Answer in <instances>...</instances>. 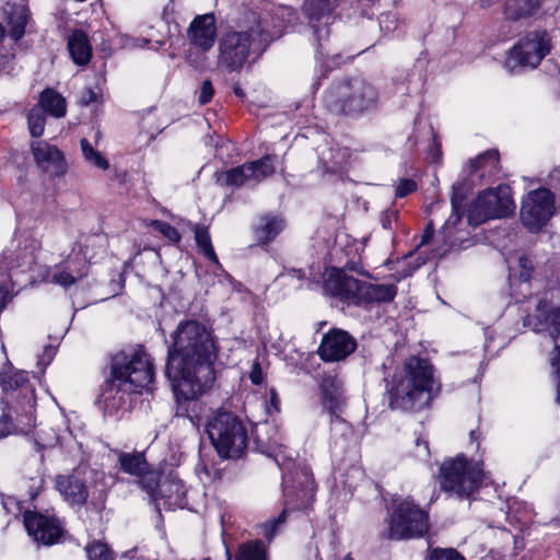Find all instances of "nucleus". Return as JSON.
Instances as JSON below:
<instances>
[{"label": "nucleus", "instance_id": "1", "mask_svg": "<svg viewBox=\"0 0 560 560\" xmlns=\"http://www.w3.org/2000/svg\"><path fill=\"white\" fill-rule=\"evenodd\" d=\"M218 351L213 332L205 324L195 319L178 324L165 370L172 381L177 416L188 417V402L213 386Z\"/></svg>", "mask_w": 560, "mask_h": 560}, {"label": "nucleus", "instance_id": "2", "mask_svg": "<svg viewBox=\"0 0 560 560\" xmlns=\"http://www.w3.org/2000/svg\"><path fill=\"white\" fill-rule=\"evenodd\" d=\"M110 373L104 382L100 399L106 409L118 410L132 394L153 392L154 364L144 347L124 349L110 357Z\"/></svg>", "mask_w": 560, "mask_h": 560}, {"label": "nucleus", "instance_id": "3", "mask_svg": "<svg viewBox=\"0 0 560 560\" xmlns=\"http://www.w3.org/2000/svg\"><path fill=\"white\" fill-rule=\"evenodd\" d=\"M385 396L392 410L419 412L432 399L434 369L427 358L411 355L394 370L383 363Z\"/></svg>", "mask_w": 560, "mask_h": 560}, {"label": "nucleus", "instance_id": "4", "mask_svg": "<svg viewBox=\"0 0 560 560\" xmlns=\"http://www.w3.org/2000/svg\"><path fill=\"white\" fill-rule=\"evenodd\" d=\"M323 104L335 116L359 117L377 107L378 91L365 79L353 78L332 83L324 93Z\"/></svg>", "mask_w": 560, "mask_h": 560}, {"label": "nucleus", "instance_id": "5", "mask_svg": "<svg viewBox=\"0 0 560 560\" xmlns=\"http://www.w3.org/2000/svg\"><path fill=\"white\" fill-rule=\"evenodd\" d=\"M483 464L460 454L445 459L440 466L439 482L442 491L464 500L470 499L483 483Z\"/></svg>", "mask_w": 560, "mask_h": 560}, {"label": "nucleus", "instance_id": "6", "mask_svg": "<svg viewBox=\"0 0 560 560\" xmlns=\"http://www.w3.org/2000/svg\"><path fill=\"white\" fill-rule=\"evenodd\" d=\"M429 510L420 506L411 497L395 495L388 510V530L392 540L422 538L430 530Z\"/></svg>", "mask_w": 560, "mask_h": 560}, {"label": "nucleus", "instance_id": "7", "mask_svg": "<svg viewBox=\"0 0 560 560\" xmlns=\"http://www.w3.org/2000/svg\"><path fill=\"white\" fill-rule=\"evenodd\" d=\"M207 433L223 458H238L247 446V431L231 411L219 409L207 423Z\"/></svg>", "mask_w": 560, "mask_h": 560}, {"label": "nucleus", "instance_id": "8", "mask_svg": "<svg viewBox=\"0 0 560 560\" xmlns=\"http://www.w3.org/2000/svg\"><path fill=\"white\" fill-rule=\"evenodd\" d=\"M252 24L245 31H229L219 43L218 67L228 72H238L245 66L250 48L262 40L264 28L254 13Z\"/></svg>", "mask_w": 560, "mask_h": 560}, {"label": "nucleus", "instance_id": "9", "mask_svg": "<svg viewBox=\"0 0 560 560\" xmlns=\"http://www.w3.org/2000/svg\"><path fill=\"white\" fill-rule=\"evenodd\" d=\"M515 203L512 189L502 184L481 191L468 210V222L478 226L488 220L505 218L513 213Z\"/></svg>", "mask_w": 560, "mask_h": 560}, {"label": "nucleus", "instance_id": "10", "mask_svg": "<svg viewBox=\"0 0 560 560\" xmlns=\"http://www.w3.org/2000/svg\"><path fill=\"white\" fill-rule=\"evenodd\" d=\"M23 525L32 540L43 546H54L66 540V522L54 510H30L23 513Z\"/></svg>", "mask_w": 560, "mask_h": 560}, {"label": "nucleus", "instance_id": "11", "mask_svg": "<svg viewBox=\"0 0 560 560\" xmlns=\"http://www.w3.org/2000/svg\"><path fill=\"white\" fill-rule=\"evenodd\" d=\"M551 50V38L546 31L528 33L510 51L508 67L536 68Z\"/></svg>", "mask_w": 560, "mask_h": 560}, {"label": "nucleus", "instance_id": "12", "mask_svg": "<svg viewBox=\"0 0 560 560\" xmlns=\"http://www.w3.org/2000/svg\"><path fill=\"white\" fill-rule=\"evenodd\" d=\"M555 212V196L547 188L529 191L522 202L521 220L530 231L540 230Z\"/></svg>", "mask_w": 560, "mask_h": 560}, {"label": "nucleus", "instance_id": "13", "mask_svg": "<svg viewBox=\"0 0 560 560\" xmlns=\"http://www.w3.org/2000/svg\"><path fill=\"white\" fill-rule=\"evenodd\" d=\"M362 280L349 276L341 269H331L324 279L323 289L326 294L337 298L347 304L360 306Z\"/></svg>", "mask_w": 560, "mask_h": 560}, {"label": "nucleus", "instance_id": "14", "mask_svg": "<svg viewBox=\"0 0 560 560\" xmlns=\"http://www.w3.org/2000/svg\"><path fill=\"white\" fill-rule=\"evenodd\" d=\"M355 349L357 341L348 331L331 328L323 336L317 353L325 362H338L348 358Z\"/></svg>", "mask_w": 560, "mask_h": 560}, {"label": "nucleus", "instance_id": "15", "mask_svg": "<svg viewBox=\"0 0 560 560\" xmlns=\"http://www.w3.org/2000/svg\"><path fill=\"white\" fill-rule=\"evenodd\" d=\"M31 151L36 165L51 177H62L68 172V163L61 150L56 145L36 140L31 143Z\"/></svg>", "mask_w": 560, "mask_h": 560}, {"label": "nucleus", "instance_id": "16", "mask_svg": "<svg viewBox=\"0 0 560 560\" xmlns=\"http://www.w3.org/2000/svg\"><path fill=\"white\" fill-rule=\"evenodd\" d=\"M38 248L36 238L25 232H15L10 247L4 252V259L10 268L31 269Z\"/></svg>", "mask_w": 560, "mask_h": 560}, {"label": "nucleus", "instance_id": "17", "mask_svg": "<svg viewBox=\"0 0 560 560\" xmlns=\"http://www.w3.org/2000/svg\"><path fill=\"white\" fill-rule=\"evenodd\" d=\"M314 492V479L311 469L305 466H296L294 472L283 476V493L285 504H293V495L304 502Z\"/></svg>", "mask_w": 560, "mask_h": 560}, {"label": "nucleus", "instance_id": "18", "mask_svg": "<svg viewBox=\"0 0 560 560\" xmlns=\"http://www.w3.org/2000/svg\"><path fill=\"white\" fill-rule=\"evenodd\" d=\"M190 44L203 51L210 50L217 37V22L213 13L197 15L187 30Z\"/></svg>", "mask_w": 560, "mask_h": 560}, {"label": "nucleus", "instance_id": "19", "mask_svg": "<svg viewBox=\"0 0 560 560\" xmlns=\"http://www.w3.org/2000/svg\"><path fill=\"white\" fill-rule=\"evenodd\" d=\"M319 389L323 408L330 415L331 422L338 420L345 405L341 382L336 374L325 373L320 377Z\"/></svg>", "mask_w": 560, "mask_h": 560}, {"label": "nucleus", "instance_id": "20", "mask_svg": "<svg viewBox=\"0 0 560 560\" xmlns=\"http://www.w3.org/2000/svg\"><path fill=\"white\" fill-rule=\"evenodd\" d=\"M529 324L536 332H547L552 342L559 341L560 337V306H551L540 302L535 314L529 318Z\"/></svg>", "mask_w": 560, "mask_h": 560}, {"label": "nucleus", "instance_id": "21", "mask_svg": "<svg viewBox=\"0 0 560 560\" xmlns=\"http://www.w3.org/2000/svg\"><path fill=\"white\" fill-rule=\"evenodd\" d=\"M55 487L70 505L82 506L89 498L86 485L74 475H58L55 478Z\"/></svg>", "mask_w": 560, "mask_h": 560}, {"label": "nucleus", "instance_id": "22", "mask_svg": "<svg viewBox=\"0 0 560 560\" xmlns=\"http://www.w3.org/2000/svg\"><path fill=\"white\" fill-rule=\"evenodd\" d=\"M469 174L479 179H491L500 173V153L489 149L468 162Z\"/></svg>", "mask_w": 560, "mask_h": 560}, {"label": "nucleus", "instance_id": "23", "mask_svg": "<svg viewBox=\"0 0 560 560\" xmlns=\"http://www.w3.org/2000/svg\"><path fill=\"white\" fill-rule=\"evenodd\" d=\"M397 295V287L393 283H371L362 280L360 306L372 303H389Z\"/></svg>", "mask_w": 560, "mask_h": 560}, {"label": "nucleus", "instance_id": "24", "mask_svg": "<svg viewBox=\"0 0 560 560\" xmlns=\"http://www.w3.org/2000/svg\"><path fill=\"white\" fill-rule=\"evenodd\" d=\"M339 3V0H305L303 11L306 18L310 20L314 28V33L318 39H320V30L317 23L320 20L326 19V24L331 18V13L335 11Z\"/></svg>", "mask_w": 560, "mask_h": 560}, {"label": "nucleus", "instance_id": "25", "mask_svg": "<svg viewBox=\"0 0 560 560\" xmlns=\"http://www.w3.org/2000/svg\"><path fill=\"white\" fill-rule=\"evenodd\" d=\"M545 0H506L504 15L508 20L520 21L537 16Z\"/></svg>", "mask_w": 560, "mask_h": 560}, {"label": "nucleus", "instance_id": "26", "mask_svg": "<svg viewBox=\"0 0 560 560\" xmlns=\"http://www.w3.org/2000/svg\"><path fill=\"white\" fill-rule=\"evenodd\" d=\"M5 21L10 37L18 42L25 34V26L30 20V12L25 5L8 4L4 9Z\"/></svg>", "mask_w": 560, "mask_h": 560}, {"label": "nucleus", "instance_id": "27", "mask_svg": "<svg viewBox=\"0 0 560 560\" xmlns=\"http://www.w3.org/2000/svg\"><path fill=\"white\" fill-rule=\"evenodd\" d=\"M283 228L284 223L281 218L272 214L260 215L258 224L254 229L255 237L259 244L266 245L273 241Z\"/></svg>", "mask_w": 560, "mask_h": 560}, {"label": "nucleus", "instance_id": "28", "mask_svg": "<svg viewBox=\"0 0 560 560\" xmlns=\"http://www.w3.org/2000/svg\"><path fill=\"white\" fill-rule=\"evenodd\" d=\"M68 49L77 65H86L91 60L92 47L88 35L82 31H75L69 36Z\"/></svg>", "mask_w": 560, "mask_h": 560}, {"label": "nucleus", "instance_id": "29", "mask_svg": "<svg viewBox=\"0 0 560 560\" xmlns=\"http://www.w3.org/2000/svg\"><path fill=\"white\" fill-rule=\"evenodd\" d=\"M39 107L45 114L56 118H61L67 113V103L65 97L54 89H45L39 95Z\"/></svg>", "mask_w": 560, "mask_h": 560}, {"label": "nucleus", "instance_id": "30", "mask_svg": "<svg viewBox=\"0 0 560 560\" xmlns=\"http://www.w3.org/2000/svg\"><path fill=\"white\" fill-rule=\"evenodd\" d=\"M118 463L124 472L136 477L145 475L150 468L143 452H119Z\"/></svg>", "mask_w": 560, "mask_h": 560}, {"label": "nucleus", "instance_id": "31", "mask_svg": "<svg viewBox=\"0 0 560 560\" xmlns=\"http://www.w3.org/2000/svg\"><path fill=\"white\" fill-rule=\"evenodd\" d=\"M186 495V487L182 480L168 478L160 486L159 499H164L168 505L183 504Z\"/></svg>", "mask_w": 560, "mask_h": 560}, {"label": "nucleus", "instance_id": "32", "mask_svg": "<svg viewBox=\"0 0 560 560\" xmlns=\"http://www.w3.org/2000/svg\"><path fill=\"white\" fill-rule=\"evenodd\" d=\"M276 156L265 155L261 159L246 162L252 183L258 184L276 173Z\"/></svg>", "mask_w": 560, "mask_h": 560}, {"label": "nucleus", "instance_id": "33", "mask_svg": "<svg viewBox=\"0 0 560 560\" xmlns=\"http://www.w3.org/2000/svg\"><path fill=\"white\" fill-rule=\"evenodd\" d=\"M217 182L222 186L241 187L245 184L252 183L249 177V168L247 163L232 167L218 175Z\"/></svg>", "mask_w": 560, "mask_h": 560}, {"label": "nucleus", "instance_id": "34", "mask_svg": "<svg viewBox=\"0 0 560 560\" xmlns=\"http://www.w3.org/2000/svg\"><path fill=\"white\" fill-rule=\"evenodd\" d=\"M195 241L199 248V252L211 262L217 266H220L219 258L214 252L212 246L211 237L208 231V228L203 225H196L195 230Z\"/></svg>", "mask_w": 560, "mask_h": 560}, {"label": "nucleus", "instance_id": "35", "mask_svg": "<svg viewBox=\"0 0 560 560\" xmlns=\"http://www.w3.org/2000/svg\"><path fill=\"white\" fill-rule=\"evenodd\" d=\"M236 560H266V549L261 541L254 540L238 548Z\"/></svg>", "mask_w": 560, "mask_h": 560}, {"label": "nucleus", "instance_id": "36", "mask_svg": "<svg viewBox=\"0 0 560 560\" xmlns=\"http://www.w3.org/2000/svg\"><path fill=\"white\" fill-rule=\"evenodd\" d=\"M80 144L83 158L88 163L103 171L108 170L109 163L106 158H104L100 151L95 150L88 139H82Z\"/></svg>", "mask_w": 560, "mask_h": 560}, {"label": "nucleus", "instance_id": "37", "mask_svg": "<svg viewBox=\"0 0 560 560\" xmlns=\"http://www.w3.org/2000/svg\"><path fill=\"white\" fill-rule=\"evenodd\" d=\"M548 362L551 369V374L555 380V402L560 406V345L553 343V348L549 352Z\"/></svg>", "mask_w": 560, "mask_h": 560}, {"label": "nucleus", "instance_id": "38", "mask_svg": "<svg viewBox=\"0 0 560 560\" xmlns=\"http://www.w3.org/2000/svg\"><path fill=\"white\" fill-rule=\"evenodd\" d=\"M28 130L34 138H39L45 130L46 115L37 106L33 107L27 115Z\"/></svg>", "mask_w": 560, "mask_h": 560}, {"label": "nucleus", "instance_id": "39", "mask_svg": "<svg viewBox=\"0 0 560 560\" xmlns=\"http://www.w3.org/2000/svg\"><path fill=\"white\" fill-rule=\"evenodd\" d=\"M70 260L66 261V266L56 270L51 277V281L56 284L68 288L75 283V281L84 276V272L77 271L73 275V270L69 266Z\"/></svg>", "mask_w": 560, "mask_h": 560}, {"label": "nucleus", "instance_id": "40", "mask_svg": "<svg viewBox=\"0 0 560 560\" xmlns=\"http://www.w3.org/2000/svg\"><path fill=\"white\" fill-rule=\"evenodd\" d=\"M85 552L89 560H114L113 552L107 544L98 540L89 542L85 546Z\"/></svg>", "mask_w": 560, "mask_h": 560}, {"label": "nucleus", "instance_id": "41", "mask_svg": "<svg viewBox=\"0 0 560 560\" xmlns=\"http://www.w3.org/2000/svg\"><path fill=\"white\" fill-rule=\"evenodd\" d=\"M142 488L154 499L159 500L160 481L159 475L151 471L150 469L145 475L139 476Z\"/></svg>", "mask_w": 560, "mask_h": 560}, {"label": "nucleus", "instance_id": "42", "mask_svg": "<svg viewBox=\"0 0 560 560\" xmlns=\"http://www.w3.org/2000/svg\"><path fill=\"white\" fill-rule=\"evenodd\" d=\"M150 226H152L155 231L161 233L165 238H167L172 243H179L182 240L178 230L165 221L152 220L150 222Z\"/></svg>", "mask_w": 560, "mask_h": 560}, {"label": "nucleus", "instance_id": "43", "mask_svg": "<svg viewBox=\"0 0 560 560\" xmlns=\"http://www.w3.org/2000/svg\"><path fill=\"white\" fill-rule=\"evenodd\" d=\"M1 502L5 512L14 517L23 516V513L26 511L23 502L13 495H2Z\"/></svg>", "mask_w": 560, "mask_h": 560}, {"label": "nucleus", "instance_id": "44", "mask_svg": "<svg viewBox=\"0 0 560 560\" xmlns=\"http://www.w3.org/2000/svg\"><path fill=\"white\" fill-rule=\"evenodd\" d=\"M429 560H465V558L455 549H433L429 556Z\"/></svg>", "mask_w": 560, "mask_h": 560}, {"label": "nucleus", "instance_id": "45", "mask_svg": "<svg viewBox=\"0 0 560 560\" xmlns=\"http://www.w3.org/2000/svg\"><path fill=\"white\" fill-rule=\"evenodd\" d=\"M288 509L284 508L281 514L277 518H272L264 524V535L268 540H271L276 534L277 527L283 524L287 520Z\"/></svg>", "mask_w": 560, "mask_h": 560}, {"label": "nucleus", "instance_id": "46", "mask_svg": "<svg viewBox=\"0 0 560 560\" xmlns=\"http://www.w3.org/2000/svg\"><path fill=\"white\" fill-rule=\"evenodd\" d=\"M518 268L521 281H529L534 271L533 260L526 255L521 256L518 258Z\"/></svg>", "mask_w": 560, "mask_h": 560}, {"label": "nucleus", "instance_id": "47", "mask_svg": "<svg viewBox=\"0 0 560 560\" xmlns=\"http://www.w3.org/2000/svg\"><path fill=\"white\" fill-rule=\"evenodd\" d=\"M417 190V183L411 178H401L396 185L395 196L404 198Z\"/></svg>", "mask_w": 560, "mask_h": 560}, {"label": "nucleus", "instance_id": "48", "mask_svg": "<svg viewBox=\"0 0 560 560\" xmlns=\"http://www.w3.org/2000/svg\"><path fill=\"white\" fill-rule=\"evenodd\" d=\"M416 451L415 456L421 460H427L430 457V447L427 436L418 435L415 441Z\"/></svg>", "mask_w": 560, "mask_h": 560}, {"label": "nucleus", "instance_id": "49", "mask_svg": "<svg viewBox=\"0 0 560 560\" xmlns=\"http://www.w3.org/2000/svg\"><path fill=\"white\" fill-rule=\"evenodd\" d=\"M214 95V88L210 80H205L200 86L198 102L200 105L208 104Z\"/></svg>", "mask_w": 560, "mask_h": 560}, {"label": "nucleus", "instance_id": "50", "mask_svg": "<svg viewBox=\"0 0 560 560\" xmlns=\"http://www.w3.org/2000/svg\"><path fill=\"white\" fill-rule=\"evenodd\" d=\"M399 219V211L397 209H387L381 215L382 226L386 230H393Z\"/></svg>", "mask_w": 560, "mask_h": 560}, {"label": "nucleus", "instance_id": "51", "mask_svg": "<svg viewBox=\"0 0 560 560\" xmlns=\"http://www.w3.org/2000/svg\"><path fill=\"white\" fill-rule=\"evenodd\" d=\"M249 380L254 385H260L266 380V374L264 373L260 363L256 360L252 365V370L249 372Z\"/></svg>", "mask_w": 560, "mask_h": 560}, {"label": "nucleus", "instance_id": "52", "mask_svg": "<svg viewBox=\"0 0 560 560\" xmlns=\"http://www.w3.org/2000/svg\"><path fill=\"white\" fill-rule=\"evenodd\" d=\"M452 207L453 212L450 215L448 220L446 221L447 225H456L462 220L463 217L460 202L457 200L456 196L452 197Z\"/></svg>", "mask_w": 560, "mask_h": 560}, {"label": "nucleus", "instance_id": "53", "mask_svg": "<svg viewBox=\"0 0 560 560\" xmlns=\"http://www.w3.org/2000/svg\"><path fill=\"white\" fill-rule=\"evenodd\" d=\"M268 404H269L268 412H271V409L275 412H279L280 411V398H279V395H278V393L276 392L275 388H271L270 392H269Z\"/></svg>", "mask_w": 560, "mask_h": 560}, {"label": "nucleus", "instance_id": "54", "mask_svg": "<svg viewBox=\"0 0 560 560\" xmlns=\"http://www.w3.org/2000/svg\"><path fill=\"white\" fill-rule=\"evenodd\" d=\"M357 5L359 9H361V14L364 16H370V10L371 8L378 1V0H355Z\"/></svg>", "mask_w": 560, "mask_h": 560}, {"label": "nucleus", "instance_id": "55", "mask_svg": "<svg viewBox=\"0 0 560 560\" xmlns=\"http://www.w3.org/2000/svg\"><path fill=\"white\" fill-rule=\"evenodd\" d=\"M380 23H381V25L386 24L385 28L390 31V30H395L396 28L397 21H396V18L394 15L387 13V14H382L381 15Z\"/></svg>", "mask_w": 560, "mask_h": 560}, {"label": "nucleus", "instance_id": "56", "mask_svg": "<svg viewBox=\"0 0 560 560\" xmlns=\"http://www.w3.org/2000/svg\"><path fill=\"white\" fill-rule=\"evenodd\" d=\"M549 184L556 189L560 188V168H556L550 173Z\"/></svg>", "mask_w": 560, "mask_h": 560}, {"label": "nucleus", "instance_id": "57", "mask_svg": "<svg viewBox=\"0 0 560 560\" xmlns=\"http://www.w3.org/2000/svg\"><path fill=\"white\" fill-rule=\"evenodd\" d=\"M441 155V145L439 143H434L431 149V161L435 163L440 162Z\"/></svg>", "mask_w": 560, "mask_h": 560}, {"label": "nucleus", "instance_id": "58", "mask_svg": "<svg viewBox=\"0 0 560 560\" xmlns=\"http://www.w3.org/2000/svg\"><path fill=\"white\" fill-rule=\"evenodd\" d=\"M96 101V93L92 90V89H89L85 93H84V96L82 97L81 102L84 104V105H89L90 103L92 102H95Z\"/></svg>", "mask_w": 560, "mask_h": 560}, {"label": "nucleus", "instance_id": "59", "mask_svg": "<svg viewBox=\"0 0 560 560\" xmlns=\"http://www.w3.org/2000/svg\"><path fill=\"white\" fill-rule=\"evenodd\" d=\"M432 237H433V229H432L431 224H429L427 226V229L424 230L421 244L428 243Z\"/></svg>", "mask_w": 560, "mask_h": 560}, {"label": "nucleus", "instance_id": "60", "mask_svg": "<svg viewBox=\"0 0 560 560\" xmlns=\"http://www.w3.org/2000/svg\"><path fill=\"white\" fill-rule=\"evenodd\" d=\"M233 92L240 98H244V96H245L244 91L242 90V88L238 84H235L233 86Z\"/></svg>", "mask_w": 560, "mask_h": 560}, {"label": "nucleus", "instance_id": "61", "mask_svg": "<svg viewBox=\"0 0 560 560\" xmlns=\"http://www.w3.org/2000/svg\"><path fill=\"white\" fill-rule=\"evenodd\" d=\"M5 307V294L4 292L0 289V313L2 312V310Z\"/></svg>", "mask_w": 560, "mask_h": 560}, {"label": "nucleus", "instance_id": "62", "mask_svg": "<svg viewBox=\"0 0 560 560\" xmlns=\"http://www.w3.org/2000/svg\"><path fill=\"white\" fill-rule=\"evenodd\" d=\"M498 0H480V5L482 8H488L490 7L492 3L497 2Z\"/></svg>", "mask_w": 560, "mask_h": 560}, {"label": "nucleus", "instance_id": "63", "mask_svg": "<svg viewBox=\"0 0 560 560\" xmlns=\"http://www.w3.org/2000/svg\"><path fill=\"white\" fill-rule=\"evenodd\" d=\"M39 483H42V481H39ZM40 489V485H38L37 487V490L36 491H32L31 492V499H35L38 494V490Z\"/></svg>", "mask_w": 560, "mask_h": 560}, {"label": "nucleus", "instance_id": "64", "mask_svg": "<svg viewBox=\"0 0 560 560\" xmlns=\"http://www.w3.org/2000/svg\"><path fill=\"white\" fill-rule=\"evenodd\" d=\"M477 438H478V436H477V432L472 430V431L470 432V439H471V440H477Z\"/></svg>", "mask_w": 560, "mask_h": 560}]
</instances>
